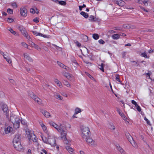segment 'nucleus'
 <instances>
[{
  "instance_id": "6ab92c4d",
  "label": "nucleus",
  "mask_w": 154,
  "mask_h": 154,
  "mask_svg": "<svg viewBox=\"0 0 154 154\" xmlns=\"http://www.w3.org/2000/svg\"><path fill=\"white\" fill-rule=\"evenodd\" d=\"M116 148L117 150L120 152L121 154H125V152L120 146H116Z\"/></svg>"
},
{
  "instance_id": "f8f14e48",
  "label": "nucleus",
  "mask_w": 154,
  "mask_h": 154,
  "mask_svg": "<svg viewBox=\"0 0 154 154\" xmlns=\"http://www.w3.org/2000/svg\"><path fill=\"white\" fill-rule=\"evenodd\" d=\"M32 32L34 34V35H35L36 36L39 35L40 36H42L45 38H48L49 37V36H48L47 35H44L43 34L38 32L36 31H32Z\"/></svg>"
},
{
  "instance_id": "5fc2aeb1",
  "label": "nucleus",
  "mask_w": 154,
  "mask_h": 154,
  "mask_svg": "<svg viewBox=\"0 0 154 154\" xmlns=\"http://www.w3.org/2000/svg\"><path fill=\"white\" fill-rule=\"evenodd\" d=\"M83 38L85 39L84 41L86 42L88 40V37L86 35H84L83 37Z\"/></svg>"
},
{
  "instance_id": "a211bd4d",
  "label": "nucleus",
  "mask_w": 154,
  "mask_h": 154,
  "mask_svg": "<svg viewBox=\"0 0 154 154\" xmlns=\"http://www.w3.org/2000/svg\"><path fill=\"white\" fill-rule=\"evenodd\" d=\"M41 112L44 115V116L46 118L51 117V116L49 112L47 111H45L44 110H42Z\"/></svg>"
},
{
  "instance_id": "4d7b16f0",
  "label": "nucleus",
  "mask_w": 154,
  "mask_h": 154,
  "mask_svg": "<svg viewBox=\"0 0 154 154\" xmlns=\"http://www.w3.org/2000/svg\"><path fill=\"white\" fill-rule=\"evenodd\" d=\"M12 6L14 8H16L17 7V4L15 2L13 3L12 4Z\"/></svg>"
},
{
  "instance_id": "dca6fc26",
  "label": "nucleus",
  "mask_w": 154,
  "mask_h": 154,
  "mask_svg": "<svg viewBox=\"0 0 154 154\" xmlns=\"http://www.w3.org/2000/svg\"><path fill=\"white\" fill-rule=\"evenodd\" d=\"M12 130V128L9 126L8 127L5 128L4 131L5 134H6L9 133Z\"/></svg>"
},
{
  "instance_id": "1a4fd4ad",
  "label": "nucleus",
  "mask_w": 154,
  "mask_h": 154,
  "mask_svg": "<svg viewBox=\"0 0 154 154\" xmlns=\"http://www.w3.org/2000/svg\"><path fill=\"white\" fill-rule=\"evenodd\" d=\"M27 10L25 8L23 7L20 8V14L22 16L26 17L27 15Z\"/></svg>"
},
{
  "instance_id": "e433bc0d",
  "label": "nucleus",
  "mask_w": 154,
  "mask_h": 154,
  "mask_svg": "<svg viewBox=\"0 0 154 154\" xmlns=\"http://www.w3.org/2000/svg\"><path fill=\"white\" fill-rule=\"evenodd\" d=\"M66 149L69 152H72L73 150V149L72 148L69 146H68L66 147Z\"/></svg>"
},
{
  "instance_id": "6e6552de",
  "label": "nucleus",
  "mask_w": 154,
  "mask_h": 154,
  "mask_svg": "<svg viewBox=\"0 0 154 154\" xmlns=\"http://www.w3.org/2000/svg\"><path fill=\"white\" fill-rule=\"evenodd\" d=\"M115 4H116L120 6H122L125 5V2L122 0H112Z\"/></svg>"
},
{
  "instance_id": "58836bf2",
  "label": "nucleus",
  "mask_w": 154,
  "mask_h": 154,
  "mask_svg": "<svg viewBox=\"0 0 154 154\" xmlns=\"http://www.w3.org/2000/svg\"><path fill=\"white\" fill-rule=\"evenodd\" d=\"M4 58L6 60L8 63H11V60L9 57H4Z\"/></svg>"
},
{
  "instance_id": "c9c22d12",
  "label": "nucleus",
  "mask_w": 154,
  "mask_h": 154,
  "mask_svg": "<svg viewBox=\"0 0 154 154\" xmlns=\"http://www.w3.org/2000/svg\"><path fill=\"white\" fill-rule=\"evenodd\" d=\"M63 83L64 85L66 86L67 87H70V85L67 81L64 80V82H63Z\"/></svg>"
},
{
  "instance_id": "c85d7f7f",
  "label": "nucleus",
  "mask_w": 154,
  "mask_h": 154,
  "mask_svg": "<svg viewBox=\"0 0 154 154\" xmlns=\"http://www.w3.org/2000/svg\"><path fill=\"white\" fill-rule=\"evenodd\" d=\"M29 95L33 99L35 97L36 95L31 91H29Z\"/></svg>"
},
{
  "instance_id": "4468645a",
  "label": "nucleus",
  "mask_w": 154,
  "mask_h": 154,
  "mask_svg": "<svg viewBox=\"0 0 154 154\" xmlns=\"http://www.w3.org/2000/svg\"><path fill=\"white\" fill-rule=\"evenodd\" d=\"M26 133L28 139L31 138V136H32V133L34 134L33 131L32 130H29V129H27L26 131Z\"/></svg>"
},
{
  "instance_id": "774afa93",
  "label": "nucleus",
  "mask_w": 154,
  "mask_h": 154,
  "mask_svg": "<svg viewBox=\"0 0 154 154\" xmlns=\"http://www.w3.org/2000/svg\"><path fill=\"white\" fill-rule=\"evenodd\" d=\"M27 153V154H31V150L30 149H29L28 150Z\"/></svg>"
},
{
  "instance_id": "37998d69",
  "label": "nucleus",
  "mask_w": 154,
  "mask_h": 154,
  "mask_svg": "<svg viewBox=\"0 0 154 154\" xmlns=\"http://www.w3.org/2000/svg\"><path fill=\"white\" fill-rule=\"evenodd\" d=\"M144 119L146 122V123L147 124L149 125H151L150 124L149 121L146 118V117H144Z\"/></svg>"
},
{
  "instance_id": "0e129e2a",
  "label": "nucleus",
  "mask_w": 154,
  "mask_h": 154,
  "mask_svg": "<svg viewBox=\"0 0 154 154\" xmlns=\"http://www.w3.org/2000/svg\"><path fill=\"white\" fill-rule=\"evenodd\" d=\"M125 52H123L122 53V57L124 58L125 57Z\"/></svg>"
},
{
  "instance_id": "473e14b6",
  "label": "nucleus",
  "mask_w": 154,
  "mask_h": 154,
  "mask_svg": "<svg viewBox=\"0 0 154 154\" xmlns=\"http://www.w3.org/2000/svg\"><path fill=\"white\" fill-rule=\"evenodd\" d=\"M81 111V109L79 108H76L75 110V114H77Z\"/></svg>"
},
{
  "instance_id": "2f4dec72",
  "label": "nucleus",
  "mask_w": 154,
  "mask_h": 154,
  "mask_svg": "<svg viewBox=\"0 0 154 154\" xmlns=\"http://www.w3.org/2000/svg\"><path fill=\"white\" fill-rule=\"evenodd\" d=\"M117 111L119 113V114L120 115V116L122 117H123V116H124V114L122 112H121V110L120 109L118 108H116Z\"/></svg>"
},
{
  "instance_id": "49530a36",
  "label": "nucleus",
  "mask_w": 154,
  "mask_h": 154,
  "mask_svg": "<svg viewBox=\"0 0 154 154\" xmlns=\"http://www.w3.org/2000/svg\"><path fill=\"white\" fill-rule=\"evenodd\" d=\"M8 12L10 14H12L13 13V10L10 8H8L7 10Z\"/></svg>"
},
{
  "instance_id": "7ed1b4c3",
  "label": "nucleus",
  "mask_w": 154,
  "mask_h": 154,
  "mask_svg": "<svg viewBox=\"0 0 154 154\" xmlns=\"http://www.w3.org/2000/svg\"><path fill=\"white\" fill-rule=\"evenodd\" d=\"M82 137L84 139H87L89 137L91 134L89 129L88 127H85L82 130Z\"/></svg>"
},
{
  "instance_id": "39448f33",
  "label": "nucleus",
  "mask_w": 154,
  "mask_h": 154,
  "mask_svg": "<svg viewBox=\"0 0 154 154\" xmlns=\"http://www.w3.org/2000/svg\"><path fill=\"white\" fill-rule=\"evenodd\" d=\"M13 145L15 149L20 151H23V148L21 145L20 142L13 143Z\"/></svg>"
},
{
  "instance_id": "a19ab883",
  "label": "nucleus",
  "mask_w": 154,
  "mask_h": 154,
  "mask_svg": "<svg viewBox=\"0 0 154 154\" xmlns=\"http://www.w3.org/2000/svg\"><path fill=\"white\" fill-rule=\"evenodd\" d=\"M74 43L76 44L77 46L79 47H80L81 46V44L77 41H74Z\"/></svg>"
},
{
  "instance_id": "6e6d98bb",
  "label": "nucleus",
  "mask_w": 154,
  "mask_h": 154,
  "mask_svg": "<svg viewBox=\"0 0 154 154\" xmlns=\"http://www.w3.org/2000/svg\"><path fill=\"white\" fill-rule=\"evenodd\" d=\"M140 8L141 9L143 10L144 11H145L146 12H148L149 11L148 10L146 9L144 7H143L142 6H140Z\"/></svg>"
},
{
  "instance_id": "f257e3e1",
  "label": "nucleus",
  "mask_w": 154,
  "mask_h": 154,
  "mask_svg": "<svg viewBox=\"0 0 154 154\" xmlns=\"http://www.w3.org/2000/svg\"><path fill=\"white\" fill-rule=\"evenodd\" d=\"M53 127L60 133L61 139L63 140H66L67 131L65 125L61 123H59L58 125L55 123Z\"/></svg>"
},
{
  "instance_id": "de8ad7c7",
  "label": "nucleus",
  "mask_w": 154,
  "mask_h": 154,
  "mask_svg": "<svg viewBox=\"0 0 154 154\" xmlns=\"http://www.w3.org/2000/svg\"><path fill=\"white\" fill-rule=\"evenodd\" d=\"M137 110L139 112H140L141 111V109L140 106L137 104V105L135 106Z\"/></svg>"
},
{
  "instance_id": "ddd939ff",
  "label": "nucleus",
  "mask_w": 154,
  "mask_h": 154,
  "mask_svg": "<svg viewBox=\"0 0 154 154\" xmlns=\"http://www.w3.org/2000/svg\"><path fill=\"white\" fill-rule=\"evenodd\" d=\"M20 135L18 134H17L13 139V143L20 142Z\"/></svg>"
},
{
  "instance_id": "bf43d9fd",
  "label": "nucleus",
  "mask_w": 154,
  "mask_h": 154,
  "mask_svg": "<svg viewBox=\"0 0 154 154\" xmlns=\"http://www.w3.org/2000/svg\"><path fill=\"white\" fill-rule=\"evenodd\" d=\"M33 21L34 22H35L36 23L39 22L38 19L37 18L33 19Z\"/></svg>"
},
{
  "instance_id": "4c0bfd02",
  "label": "nucleus",
  "mask_w": 154,
  "mask_h": 154,
  "mask_svg": "<svg viewBox=\"0 0 154 154\" xmlns=\"http://www.w3.org/2000/svg\"><path fill=\"white\" fill-rule=\"evenodd\" d=\"M21 32L24 36H26L27 32L25 29L22 28V30H21Z\"/></svg>"
},
{
  "instance_id": "69168bd1",
  "label": "nucleus",
  "mask_w": 154,
  "mask_h": 154,
  "mask_svg": "<svg viewBox=\"0 0 154 154\" xmlns=\"http://www.w3.org/2000/svg\"><path fill=\"white\" fill-rule=\"evenodd\" d=\"M0 53L2 55H3V56L4 57H4H5L6 55L4 54L3 52L0 51Z\"/></svg>"
},
{
  "instance_id": "864d4df0",
  "label": "nucleus",
  "mask_w": 154,
  "mask_h": 154,
  "mask_svg": "<svg viewBox=\"0 0 154 154\" xmlns=\"http://www.w3.org/2000/svg\"><path fill=\"white\" fill-rule=\"evenodd\" d=\"M99 43L101 44H103L105 43L104 41L102 39H100L98 41Z\"/></svg>"
},
{
  "instance_id": "9d476101",
  "label": "nucleus",
  "mask_w": 154,
  "mask_h": 154,
  "mask_svg": "<svg viewBox=\"0 0 154 154\" xmlns=\"http://www.w3.org/2000/svg\"><path fill=\"white\" fill-rule=\"evenodd\" d=\"M40 124L45 133L47 135H49L50 133L48 131L46 126L42 122H40Z\"/></svg>"
},
{
  "instance_id": "20e7f679",
  "label": "nucleus",
  "mask_w": 154,
  "mask_h": 154,
  "mask_svg": "<svg viewBox=\"0 0 154 154\" xmlns=\"http://www.w3.org/2000/svg\"><path fill=\"white\" fill-rule=\"evenodd\" d=\"M1 109L2 110L4 115H5L6 118L9 119V111L7 106L5 104H2L1 107Z\"/></svg>"
},
{
  "instance_id": "4be33fe9",
  "label": "nucleus",
  "mask_w": 154,
  "mask_h": 154,
  "mask_svg": "<svg viewBox=\"0 0 154 154\" xmlns=\"http://www.w3.org/2000/svg\"><path fill=\"white\" fill-rule=\"evenodd\" d=\"M50 134H49V135H47L48 138L47 139L46 137L43 136L42 137V139L43 141L46 143H48V135H50Z\"/></svg>"
},
{
  "instance_id": "338daca9",
  "label": "nucleus",
  "mask_w": 154,
  "mask_h": 154,
  "mask_svg": "<svg viewBox=\"0 0 154 154\" xmlns=\"http://www.w3.org/2000/svg\"><path fill=\"white\" fill-rule=\"evenodd\" d=\"M57 64L58 65L60 66V67L62 65L63 63H61L59 61H57Z\"/></svg>"
},
{
  "instance_id": "cd10ccee",
  "label": "nucleus",
  "mask_w": 154,
  "mask_h": 154,
  "mask_svg": "<svg viewBox=\"0 0 154 154\" xmlns=\"http://www.w3.org/2000/svg\"><path fill=\"white\" fill-rule=\"evenodd\" d=\"M112 37L114 39H117L119 38V35L117 34H115L112 36Z\"/></svg>"
},
{
  "instance_id": "052dcab7",
  "label": "nucleus",
  "mask_w": 154,
  "mask_h": 154,
  "mask_svg": "<svg viewBox=\"0 0 154 154\" xmlns=\"http://www.w3.org/2000/svg\"><path fill=\"white\" fill-rule=\"evenodd\" d=\"M70 74L69 73H68V72H65L64 74V75L67 78V76H68V75L69 74Z\"/></svg>"
},
{
  "instance_id": "5701e85b",
  "label": "nucleus",
  "mask_w": 154,
  "mask_h": 154,
  "mask_svg": "<svg viewBox=\"0 0 154 154\" xmlns=\"http://www.w3.org/2000/svg\"><path fill=\"white\" fill-rule=\"evenodd\" d=\"M129 141L132 144V146H133L134 147H137V144L136 143V142L134 141V140L133 138H132V140H130Z\"/></svg>"
},
{
  "instance_id": "412c9836",
  "label": "nucleus",
  "mask_w": 154,
  "mask_h": 154,
  "mask_svg": "<svg viewBox=\"0 0 154 154\" xmlns=\"http://www.w3.org/2000/svg\"><path fill=\"white\" fill-rule=\"evenodd\" d=\"M125 134V135H126L127 138L128 139V140L129 141H130V140H132V138H133L128 132H126Z\"/></svg>"
},
{
  "instance_id": "72a5a7b5",
  "label": "nucleus",
  "mask_w": 154,
  "mask_h": 154,
  "mask_svg": "<svg viewBox=\"0 0 154 154\" xmlns=\"http://www.w3.org/2000/svg\"><path fill=\"white\" fill-rule=\"evenodd\" d=\"M58 4H59L60 5L65 6L66 5V3L65 2L63 1H58Z\"/></svg>"
},
{
  "instance_id": "aec40b11",
  "label": "nucleus",
  "mask_w": 154,
  "mask_h": 154,
  "mask_svg": "<svg viewBox=\"0 0 154 154\" xmlns=\"http://www.w3.org/2000/svg\"><path fill=\"white\" fill-rule=\"evenodd\" d=\"M54 82L56 83L57 85L60 88H61L62 87V85L61 82L57 79H55L54 80Z\"/></svg>"
},
{
  "instance_id": "8fccbe9b",
  "label": "nucleus",
  "mask_w": 154,
  "mask_h": 154,
  "mask_svg": "<svg viewBox=\"0 0 154 154\" xmlns=\"http://www.w3.org/2000/svg\"><path fill=\"white\" fill-rule=\"evenodd\" d=\"M36 49L38 50V51H41V48L39 47L38 45H36L34 47Z\"/></svg>"
},
{
  "instance_id": "09e8293b",
  "label": "nucleus",
  "mask_w": 154,
  "mask_h": 154,
  "mask_svg": "<svg viewBox=\"0 0 154 154\" xmlns=\"http://www.w3.org/2000/svg\"><path fill=\"white\" fill-rule=\"evenodd\" d=\"M108 33L110 34H113L116 33V32L114 30H109L108 31Z\"/></svg>"
},
{
  "instance_id": "f704fd0d",
  "label": "nucleus",
  "mask_w": 154,
  "mask_h": 154,
  "mask_svg": "<svg viewBox=\"0 0 154 154\" xmlns=\"http://www.w3.org/2000/svg\"><path fill=\"white\" fill-rule=\"evenodd\" d=\"M95 17L92 16L91 15L89 17V20L91 21H95Z\"/></svg>"
},
{
  "instance_id": "bb28decb",
  "label": "nucleus",
  "mask_w": 154,
  "mask_h": 154,
  "mask_svg": "<svg viewBox=\"0 0 154 154\" xmlns=\"http://www.w3.org/2000/svg\"><path fill=\"white\" fill-rule=\"evenodd\" d=\"M104 64L103 63H101L100 65H99V68L102 72H104V69L103 68Z\"/></svg>"
},
{
  "instance_id": "c03bdc74",
  "label": "nucleus",
  "mask_w": 154,
  "mask_h": 154,
  "mask_svg": "<svg viewBox=\"0 0 154 154\" xmlns=\"http://www.w3.org/2000/svg\"><path fill=\"white\" fill-rule=\"evenodd\" d=\"M141 56L142 57H144L145 58H147V55L146 53L145 52L141 53Z\"/></svg>"
},
{
  "instance_id": "e2e57ef3",
  "label": "nucleus",
  "mask_w": 154,
  "mask_h": 154,
  "mask_svg": "<svg viewBox=\"0 0 154 154\" xmlns=\"http://www.w3.org/2000/svg\"><path fill=\"white\" fill-rule=\"evenodd\" d=\"M55 124V123L53 122H49L50 125L53 126H54Z\"/></svg>"
},
{
  "instance_id": "423d86ee",
  "label": "nucleus",
  "mask_w": 154,
  "mask_h": 154,
  "mask_svg": "<svg viewBox=\"0 0 154 154\" xmlns=\"http://www.w3.org/2000/svg\"><path fill=\"white\" fill-rule=\"evenodd\" d=\"M48 144L52 146H54L56 145V140L55 137L51 135H48Z\"/></svg>"
},
{
  "instance_id": "7c9ffc66",
  "label": "nucleus",
  "mask_w": 154,
  "mask_h": 154,
  "mask_svg": "<svg viewBox=\"0 0 154 154\" xmlns=\"http://www.w3.org/2000/svg\"><path fill=\"white\" fill-rule=\"evenodd\" d=\"M36 11H35V9H34L33 8H31L30 10V12L32 14H34L35 13H36V14H38V10L36 8Z\"/></svg>"
},
{
  "instance_id": "0eeeda50",
  "label": "nucleus",
  "mask_w": 154,
  "mask_h": 154,
  "mask_svg": "<svg viewBox=\"0 0 154 154\" xmlns=\"http://www.w3.org/2000/svg\"><path fill=\"white\" fill-rule=\"evenodd\" d=\"M85 139L86 140V141L89 145L94 146L97 145L96 142L91 138L88 137Z\"/></svg>"
},
{
  "instance_id": "f3484780",
  "label": "nucleus",
  "mask_w": 154,
  "mask_h": 154,
  "mask_svg": "<svg viewBox=\"0 0 154 154\" xmlns=\"http://www.w3.org/2000/svg\"><path fill=\"white\" fill-rule=\"evenodd\" d=\"M32 134V136H31V138L30 139H28L29 140H32L33 142H36L37 141V138L36 137L35 135L34 134Z\"/></svg>"
},
{
  "instance_id": "a878e982",
  "label": "nucleus",
  "mask_w": 154,
  "mask_h": 154,
  "mask_svg": "<svg viewBox=\"0 0 154 154\" xmlns=\"http://www.w3.org/2000/svg\"><path fill=\"white\" fill-rule=\"evenodd\" d=\"M80 14L85 18H87L88 17V14L87 13H85L84 11L81 12L80 13Z\"/></svg>"
},
{
  "instance_id": "a18cd8bd",
  "label": "nucleus",
  "mask_w": 154,
  "mask_h": 154,
  "mask_svg": "<svg viewBox=\"0 0 154 154\" xmlns=\"http://www.w3.org/2000/svg\"><path fill=\"white\" fill-rule=\"evenodd\" d=\"M116 79L117 81L119 82L120 83L121 82V81L120 80L119 76V75H116Z\"/></svg>"
},
{
  "instance_id": "393cba45",
  "label": "nucleus",
  "mask_w": 154,
  "mask_h": 154,
  "mask_svg": "<svg viewBox=\"0 0 154 154\" xmlns=\"http://www.w3.org/2000/svg\"><path fill=\"white\" fill-rule=\"evenodd\" d=\"M34 100L38 103V104H40L42 102V100L37 96L33 99Z\"/></svg>"
},
{
  "instance_id": "2eb2a0df",
  "label": "nucleus",
  "mask_w": 154,
  "mask_h": 154,
  "mask_svg": "<svg viewBox=\"0 0 154 154\" xmlns=\"http://www.w3.org/2000/svg\"><path fill=\"white\" fill-rule=\"evenodd\" d=\"M23 55L24 58L29 62H32L33 59L30 57L29 55L27 53H24Z\"/></svg>"
},
{
  "instance_id": "c756f323",
  "label": "nucleus",
  "mask_w": 154,
  "mask_h": 154,
  "mask_svg": "<svg viewBox=\"0 0 154 154\" xmlns=\"http://www.w3.org/2000/svg\"><path fill=\"white\" fill-rule=\"evenodd\" d=\"M99 36V35L97 34L94 33L93 35V37L95 40L98 39Z\"/></svg>"
},
{
  "instance_id": "b1692460",
  "label": "nucleus",
  "mask_w": 154,
  "mask_h": 154,
  "mask_svg": "<svg viewBox=\"0 0 154 154\" xmlns=\"http://www.w3.org/2000/svg\"><path fill=\"white\" fill-rule=\"evenodd\" d=\"M54 96L55 98L60 100H62V97L58 93H55L54 94Z\"/></svg>"
},
{
  "instance_id": "3c124183",
  "label": "nucleus",
  "mask_w": 154,
  "mask_h": 154,
  "mask_svg": "<svg viewBox=\"0 0 154 154\" xmlns=\"http://www.w3.org/2000/svg\"><path fill=\"white\" fill-rule=\"evenodd\" d=\"M8 21L9 23H12L13 21L14 20L11 18H8L7 20Z\"/></svg>"
},
{
  "instance_id": "13d9d810",
  "label": "nucleus",
  "mask_w": 154,
  "mask_h": 154,
  "mask_svg": "<svg viewBox=\"0 0 154 154\" xmlns=\"http://www.w3.org/2000/svg\"><path fill=\"white\" fill-rule=\"evenodd\" d=\"M131 101L132 103L133 104L135 105V106L136 105H137V103L134 100H132Z\"/></svg>"
},
{
  "instance_id": "680f3d73",
  "label": "nucleus",
  "mask_w": 154,
  "mask_h": 154,
  "mask_svg": "<svg viewBox=\"0 0 154 154\" xmlns=\"http://www.w3.org/2000/svg\"><path fill=\"white\" fill-rule=\"evenodd\" d=\"M131 62H132L133 63V65H135L136 64H137V66L138 65V64H137V62H136L135 61H131Z\"/></svg>"
},
{
  "instance_id": "79ce46f5",
  "label": "nucleus",
  "mask_w": 154,
  "mask_h": 154,
  "mask_svg": "<svg viewBox=\"0 0 154 154\" xmlns=\"http://www.w3.org/2000/svg\"><path fill=\"white\" fill-rule=\"evenodd\" d=\"M10 32L11 33L13 34L14 35H17V32H16L14 31L11 28H10Z\"/></svg>"
},
{
  "instance_id": "603ef678",
  "label": "nucleus",
  "mask_w": 154,
  "mask_h": 154,
  "mask_svg": "<svg viewBox=\"0 0 154 154\" xmlns=\"http://www.w3.org/2000/svg\"><path fill=\"white\" fill-rule=\"evenodd\" d=\"M21 44H22V45L24 47L26 48H27L28 45L27 44H26L25 43L23 42L21 43Z\"/></svg>"
},
{
  "instance_id": "f03ea898",
  "label": "nucleus",
  "mask_w": 154,
  "mask_h": 154,
  "mask_svg": "<svg viewBox=\"0 0 154 154\" xmlns=\"http://www.w3.org/2000/svg\"><path fill=\"white\" fill-rule=\"evenodd\" d=\"M10 120L13 124L14 128L17 129L20 127L21 121L19 118L14 115H12L10 116Z\"/></svg>"
},
{
  "instance_id": "9b49d317",
  "label": "nucleus",
  "mask_w": 154,
  "mask_h": 154,
  "mask_svg": "<svg viewBox=\"0 0 154 154\" xmlns=\"http://www.w3.org/2000/svg\"><path fill=\"white\" fill-rule=\"evenodd\" d=\"M138 2L140 4H141V2H143L145 6H147L149 5L150 6L151 5V3L149 1H144L143 2L140 0H137Z\"/></svg>"
},
{
  "instance_id": "ea45409f",
  "label": "nucleus",
  "mask_w": 154,
  "mask_h": 154,
  "mask_svg": "<svg viewBox=\"0 0 154 154\" xmlns=\"http://www.w3.org/2000/svg\"><path fill=\"white\" fill-rule=\"evenodd\" d=\"M109 128L112 130H114L115 129V126L112 124H110L109 126Z\"/></svg>"
}]
</instances>
